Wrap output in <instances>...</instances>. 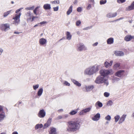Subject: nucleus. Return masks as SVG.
Masks as SVG:
<instances>
[{"label": "nucleus", "mask_w": 134, "mask_h": 134, "mask_svg": "<svg viewBox=\"0 0 134 134\" xmlns=\"http://www.w3.org/2000/svg\"><path fill=\"white\" fill-rule=\"evenodd\" d=\"M69 125L68 130L69 131L75 132L79 130L80 125L78 121H71L68 122Z\"/></svg>", "instance_id": "f257e3e1"}, {"label": "nucleus", "mask_w": 134, "mask_h": 134, "mask_svg": "<svg viewBox=\"0 0 134 134\" xmlns=\"http://www.w3.org/2000/svg\"><path fill=\"white\" fill-rule=\"evenodd\" d=\"M99 65H94L90 66L87 68L84 71L85 75H91L97 72L99 67Z\"/></svg>", "instance_id": "f03ea898"}, {"label": "nucleus", "mask_w": 134, "mask_h": 134, "mask_svg": "<svg viewBox=\"0 0 134 134\" xmlns=\"http://www.w3.org/2000/svg\"><path fill=\"white\" fill-rule=\"evenodd\" d=\"M100 73L101 76L105 77L108 75H112L114 72L112 69H110L108 70H102L100 71Z\"/></svg>", "instance_id": "7ed1b4c3"}, {"label": "nucleus", "mask_w": 134, "mask_h": 134, "mask_svg": "<svg viewBox=\"0 0 134 134\" xmlns=\"http://www.w3.org/2000/svg\"><path fill=\"white\" fill-rule=\"evenodd\" d=\"M21 15V13H19V14H16L15 16L13 17V19L14 20V24L15 25H17L20 22V17Z\"/></svg>", "instance_id": "20e7f679"}, {"label": "nucleus", "mask_w": 134, "mask_h": 134, "mask_svg": "<svg viewBox=\"0 0 134 134\" xmlns=\"http://www.w3.org/2000/svg\"><path fill=\"white\" fill-rule=\"evenodd\" d=\"M105 78V77L101 76H99L97 78L95 82L96 83L98 84L103 83L104 81Z\"/></svg>", "instance_id": "39448f33"}, {"label": "nucleus", "mask_w": 134, "mask_h": 134, "mask_svg": "<svg viewBox=\"0 0 134 134\" xmlns=\"http://www.w3.org/2000/svg\"><path fill=\"white\" fill-rule=\"evenodd\" d=\"M94 88V86L93 85H85L83 89V90L85 92H90Z\"/></svg>", "instance_id": "423d86ee"}, {"label": "nucleus", "mask_w": 134, "mask_h": 134, "mask_svg": "<svg viewBox=\"0 0 134 134\" xmlns=\"http://www.w3.org/2000/svg\"><path fill=\"white\" fill-rule=\"evenodd\" d=\"M76 49L77 51H79L86 49V48L83 44L81 43H79L77 44Z\"/></svg>", "instance_id": "0eeeda50"}, {"label": "nucleus", "mask_w": 134, "mask_h": 134, "mask_svg": "<svg viewBox=\"0 0 134 134\" xmlns=\"http://www.w3.org/2000/svg\"><path fill=\"white\" fill-rule=\"evenodd\" d=\"M32 14L30 11L27 12L25 15V18L27 22H29L31 19Z\"/></svg>", "instance_id": "6e6552de"}, {"label": "nucleus", "mask_w": 134, "mask_h": 134, "mask_svg": "<svg viewBox=\"0 0 134 134\" xmlns=\"http://www.w3.org/2000/svg\"><path fill=\"white\" fill-rule=\"evenodd\" d=\"M125 71L123 70H120L117 71L115 74V76L121 78H122L124 76Z\"/></svg>", "instance_id": "1a4fd4ad"}, {"label": "nucleus", "mask_w": 134, "mask_h": 134, "mask_svg": "<svg viewBox=\"0 0 134 134\" xmlns=\"http://www.w3.org/2000/svg\"><path fill=\"white\" fill-rule=\"evenodd\" d=\"M113 61L112 60H111L109 63L107 60H105L104 63V66L106 68H108L111 66L113 63Z\"/></svg>", "instance_id": "9d476101"}, {"label": "nucleus", "mask_w": 134, "mask_h": 134, "mask_svg": "<svg viewBox=\"0 0 134 134\" xmlns=\"http://www.w3.org/2000/svg\"><path fill=\"white\" fill-rule=\"evenodd\" d=\"M91 107H88L83 109L80 112V115H84L85 113L89 112L91 110Z\"/></svg>", "instance_id": "9b49d317"}, {"label": "nucleus", "mask_w": 134, "mask_h": 134, "mask_svg": "<svg viewBox=\"0 0 134 134\" xmlns=\"http://www.w3.org/2000/svg\"><path fill=\"white\" fill-rule=\"evenodd\" d=\"M46 115V112L43 109L40 111L38 114V116L41 118H44Z\"/></svg>", "instance_id": "f8f14e48"}, {"label": "nucleus", "mask_w": 134, "mask_h": 134, "mask_svg": "<svg viewBox=\"0 0 134 134\" xmlns=\"http://www.w3.org/2000/svg\"><path fill=\"white\" fill-rule=\"evenodd\" d=\"M134 9V1L131 4L127 7L126 8V11H129Z\"/></svg>", "instance_id": "ddd939ff"}, {"label": "nucleus", "mask_w": 134, "mask_h": 134, "mask_svg": "<svg viewBox=\"0 0 134 134\" xmlns=\"http://www.w3.org/2000/svg\"><path fill=\"white\" fill-rule=\"evenodd\" d=\"M100 118V115L99 113L97 114L94 116L92 118V119L94 121H97Z\"/></svg>", "instance_id": "4468645a"}, {"label": "nucleus", "mask_w": 134, "mask_h": 134, "mask_svg": "<svg viewBox=\"0 0 134 134\" xmlns=\"http://www.w3.org/2000/svg\"><path fill=\"white\" fill-rule=\"evenodd\" d=\"M127 115L126 114H123L120 118V119L118 122L119 124H120L122 123L125 120L126 117Z\"/></svg>", "instance_id": "2eb2a0df"}, {"label": "nucleus", "mask_w": 134, "mask_h": 134, "mask_svg": "<svg viewBox=\"0 0 134 134\" xmlns=\"http://www.w3.org/2000/svg\"><path fill=\"white\" fill-rule=\"evenodd\" d=\"M47 43V40L45 38H41L39 39V43L41 45H43L46 44Z\"/></svg>", "instance_id": "dca6fc26"}, {"label": "nucleus", "mask_w": 134, "mask_h": 134, "mask_svg": "<svg viewBox=\"0 0 134 134\" xmlns=\"http://www.w3.org/2000/svg\"><path fill=\"white\" fill-rule=\"evenodd\" d=\"M117 14L116 13H110L106 15V16L108 18H112L115 17Z\"/></svg>", "instance_id": "f3484780"}, {"label": "nucleus", "mask_w": 134, "mask_h": 134, "mask_svg": "<svg viewBox=\"0 0 134 134\" xmlns=\"http://www.w3.org/2000/svg\"><path fill=\"white\" fill-rule=\"evenodd\" d=\"M114 54L116 56H123L124 55V53L122 51H115Z\"/></svg>", "instance_id": "a211bd4d"}, {"label": "nucleus", "mask_w": 134, "mask_h": 134, "mask_svg": "<svg viewBox=\"0 0 134 134\" xmlns=\"http://www.w3.org/2000/svg\"><path fill=\"white\" fill-rule=\"evenodd\" d=\"M43 7L45 10H49L51 8V4L48 3L44 4L43 5Z\"/></svg>", "instance_id": "6ab92c4d"}, {"label": "nucleus", "mask_w": 134, "mask_h": 134, "mask_svg": "<svg viewBox=\"0 0 134 134\" xmlns=\"http://www.w3.org/2000/svg\"><path fill=\"white\" fill-rule=\"evenodd\" d=\"M71 81L75 85L79 87L80 86H81V83H79L78 81L73 79H71Z\"/></svg>", "instance_id": "aec40b11"}, {"label": "nucleus", "mask_w": 134, "mask_h": 134, "mask_svg": "<svg viewBox=\"0 0 134 134\" xmlns=\"http://www.w3.org/2000/svg\"><path fill=\"white\" fill-rule=\"evenodd\" d=\"M131 40V35H128L125 37L124 40L126 41H129Z\"/></svg>", "instance_id": "412c9836"}, {"label": "nucleus", "mask_w": 134, "mask_h": 134, "mask_svg": "<svg viewBox=\"0 0 134 134\" xmlns=\"http://www.w3.org/2000/svg\"><path fill=\"white\" fill-rule=\"evenodd\" d=\"M107 43L108 44H111L114 42V39L113 38H110L107 40Z\"/></svg>", "instance_id": "4be33fe9"}, {"label": "nucleus", "mask_w": 134, "mask_h": 134, "mask_svg": "<svg viewBox=\"0 0 134 134\" xmlns=\"http://www.w3.org/2000/svg\"><path fill=\"white\" fill-rule=\"evenodd\" d=\"M5 117V113H2L0 114V121L4 120Z\"/></svg>", "instance_id": "5701e85b"}, {"label": "nucleus", "mask_w": 134, "mask_h": 134, "mask_svg": "<svg viewBox=\"0 0 134 134\" xmlns=\"http://www.w3.org/2000/svg\"><path fill=\"white\" fill-rule=\"evenodd\" d=\"M43 90L42 88H40L37 92V95L38 96H41L43 93Z\"/></svg>", "instance_id": "b1692460"}, {"label": "nucleus", "mask_w": 134, "mask_h": 134, "mask_svg": "<svg viewBox=\"0 0 134 134\" xmlns=\"http://www.w3.org/2000/svg\"><path fill=\"white\" fill-rule=\"evenodd\" d=\"M120 116L119 115H116L114 116L115 122H117L119 120Z\"/></svg>", "instance_id": "393cba45"}, {"label": "nucleus", "mask_w": 134, "mask_h": 134, "mask_svg": "<svg viewBox=\"0 0 134 134\" xmlns=\"http://www.w3.org/2000/svg\"><path fill=\"white\" fill-rule=\"evenodd\" d=\"M72 6L71 5L69 8L66 14L67 15H69L72 11Z\"/></svg>", "instance_id": "a878e982"}, {"label": "nucleus", "mask_w": 134, "mask_h": 134, "mask_svg": "<svg viewBox=\"0 0 134 134\" xmlns=\"http://www.w3.org/2000/svg\"><path fill=\"white\" fill-rule=\"evenodd\" d=\"M66 38L68 40H70L71 38V35L69 32H67L66 33Z\"/></svg>", "instance_id": "bb28decb"}, {"label": "nucleus", "mask_w": 134, "mask_h": 134, "mask_svg": "<svg viewBox=\"0 0 134 134\" xmlns=\"http://www.w3.org/2000/svg\"><path fill=\"white\" fill-rule=\"evenodd\" d=\"M50 134H57L56 130L55 128H51V129Z\"/></svg>", "instance_id": "cd10ccee"}, {"label": "nucleus", "mask_w": 134, "mask_h": 134, "mask_svg": "<svg viewBox=\"0 0 134 134\" xmlns=\"http://www.w3.org/2000/svg\"><path fill=\"white\" fill-rule=\"evenodd\" d=\"M11 10H10L8 11L7 12H5L3 14V17L4 18L6 17L9 14L11 13Z\"/></svg>", "instance_id": "c85d7f7f"}, {"label": "nucleus", "mask_w": 134, "mask_h": 134, "mask_svg": "<svg viewBox=\"0 0 134 134\" xmlns=\"http://www.w3.org/2000/svg\"><path fill=\"white\" fill-rule=\"evenodd\" d=\"M43 126V125L42 124H37L35 127V129L36 130L37 129L39 128H42Z\"/></svg>", "instance_id": "c756f323"}, {"label": "nucleus", "mask_w": 134, "mask_h": 134, "mask_svg": "<svg viewBox=\"0 0 134 134\" xmlns=\"http://www.w3.org/2000/svg\"><path fill=\"white\" fill-rule=\"evenodd\" d=\"M40 7V6H38L36 7L35 9L34 10L33 12L35 15H38L37 13V11H38V9Z\"/></svg>", "instance_id": "7c9ffc66"}, {"label": "nucleus", "mask_w": 134, "mask_h": 134, "mask_svg": "<svg viewBox=\"0 0 134 134\" xmlns=\"http://www.w3.org/2000/svg\"><path fill=\"white\" fill-rule=\"evenodd\" d=\"M5 24H0V29L2 31H5Z\"/></svg>", "instance_id": "2f4dec72"}, {"label": "nucleus", "mask_w": 134, "mask_h": 134, "mask_svg": "<svg viewBox=\"0 0 134 134\" xmlns=\"http://www.w3.org/2000/svg\"><path fill=\"white\" fill-rule=\"evenodd\" d=\"M5 31H6L10 29V26L9 24H5Z\"/></svg>", "instance_id": "473e14b6"}, {"label": "nucleus", "mask_w": 134, "mask_h": 134, "mask_svg": "<svg viewBox=\"0 0 134 134\" xmlns=\"http://www.w3.org/2000/svg\"><path fill=\"white\" fill-rule=\"evenodd\" d=\"M120 66V64L119 63H116L113 66V68L114 69H116L119 67Z\"/></svg>", "instance_id": "72a5a7b5"}, {"label": "nucleus", "mask_w": 134, "mask_h": 134, "mask_svg": "<svg viewBox=\"0 0 134 134\" xmlns=\"http://www.w3.org/2000/svg\"><path fill=\"white\" fill-rule=\"evenodd\" d=\"M113 103L111 100H109L107 103V105L108 106H111Z\"/></svg>", "instance_id": "f704fd0d"}, {"label": "nucleus", "mask_w": 134, "mask_h": 134, "mask_svg": "<svg viewBox=\"0 0 134 134\" xmlns=\"http://www.w3.org/2000/svg\"><path fill=\"white\" fill-rule=\"evenodd\" d=\"M59 1L58 0H55L51 2V3L53 5L55 4H59Z\"/></svg>", "instance_id": "c9c22d12"}, {"label": "nucleus", "mask_w": 134, "mask_h": 134, "mask_svg": "<svg viewBox=\"0 0 134 134\" xmlns=\"http://www.w3.org/2000/svg\"><path fill=\"white\" fill-rule=\"evenodd\" d=\"M77 112V110H72L70 112L69 114L71 115H74L76 114Z\"/></svg>", "instance_id": "e433bc0d"}, {"label": "nucleus", "mask_w": 134, "mask_h": 134, "mask_svg": "<svg viewBox=\"0 0 134 134\" xmlns=\"http://www.w3.org/2000/svg\"><path fill=\"white\" fill-rule=\"evenodd\" d=\"M34 6H32V7H26L25 8V9L27 10H32L34 9Z\"/></svg>", "instance_id": "4c0bfd02"}, {"label": "nucleus", "mask_w": 134, "mask_h": 134, "mask_svg": "<svg viewBox=\"0 0 134 134\" xmlns=\"http://www.w3.org/2000/svg\"><path fill=\"white\" fill-rule=\"evenodd\" d=\"M112 79L114 82L119 81L120 80L119 78L115 77H114Z\"/></svg>", "instance_id": "58836bf2"}, {"label": "nucleus", "mask_w": 134, "mask_h": 134, "mask_svg": "<svg viewBox=\"0 0 134 134\" xmlns=\"http://www.w3.org/2000/svg\"><path fill=\"white\" fill-rule=\"evenodd\" d=\"M96 104V105L97 104L100 107H101L103 106V104L102 103L99 101H98L97 102Z\"/></svg>", "instance_id": "ea45409f"}, {"label": "nucleus", "mask_w": 134, "mask_h": 134, "mask_svg": "<svg viewBox=\"0 0 134 134\" xmlns=\"http://www.w3.org/2000/svg\"><path fill=\"white\" fill-rule=\"evenodd\" d=\"M107 2L106 0H101L100 1V5L104 4Z\"/></svg>", "instance_id": "a19ab883"}, {"label": "nucleus", "mask_w": 134, "mask_h": 134, "mask_svg": "<svg viewBox=\"0 0 134 134\" xmlns=\"http://www.w3.org/2000/svg\"><path fill=\"white\" fill-rule=\"evenodd\" d=\"M39 85L38 84H37L36 85H34L33 86V88L34 90H36L39 87Z\"/></svg>", "instance_id": "79ce46f5"}, {"label": "nucleus", "mask_w": 134, "mask_h": 134, "mask_svg": "<svg viewBox=\"0 0 134 134\" xmlns=\"http://www.w3.org/2000/svg\"><path fill=\"white\" fill-rule=\"evenodd\" d=\"M111 116L108 115L105 117V119L106 120L110 121L111 119Z\"/></svg>", "instance_id": "37998d69"}, {"label": "nucleus", "mask_w": 134, "mask_h": 134, "mask_svg": "<svg viewBox=\"0 0 134 134\" xmlns=\"http://www.w3.org/2000/svg\"><path fill=\"white\" fill-rule=\"evenodd\" d=\"M104 85L106 86H107L109 84L107 80V79L105 77V78L104 81Z\"/></svg>", "instance_id": "c03bdc74"}, {"label": "nucleus", "mask_w": 134, "mask_h": 134, "mask_svg": "<svg viewBox=\"0 0 134 134\" xmlns=\"http://www.w3.org/2000/svg\"><path fill=\"white\" fill-rule=\"evenodd\" d=\"M104 95L105 97H108L109 96L110 93L109 92H106L104 93Z\"/></svg>", "instance_id": "a18cd8bd"}, {"label": "nucleus", "mask_w": 134, "mask_h": 134, "mask_svg": "<svg viewBox=\"0 0 134 134\" xmlns=\"http://www.w3.org/2000/svg\"><path fill=\"white\" fill-rule=\"evenodd\" d=\"M126 0H117V2L119 3H122L126 1Z\"/></svg>", "instance_id": "49530a36"}, {"label": "nucleus", "mask_w": 134, "mask_h": 134, "mask_svg": "<svg viewBox=\"0 0 134 134\" xmlns=\"http://www.w3.org/2000/svg\"><path fill=\"white\" fill-rule=\"evenodd\" d=\"M77 11L78 12H81L82 10V8L81 7H79L77 8Z\"/></svg>", "instance_id": "de8ad7c7"}, {"label": "nucleus", "mask_w": 134, "mask_h": 134, "mask_svg": "<svg viewBox=\"0 0 134 134\" xmlns=\"http://www.w3.org/2000/svg\"><path fill=\"white\" fill-rule=\"evenodd\" d=\"M81 23V21L80 20H78L76 22V25L77 26H79Z\"/></svg>", "instance_id": "09e8293b"}, {"label": "nucleus", "mask_w": 134, "mask_h": 134, "mask_svg": "<svg viewBox=\"0 0 134 134\" xmlns=\"http://www.w3.org/2000/svg\"><path fill=\"white\" fill-rule=\"evenodd\" d=\"M64 84L66 86H70V84L66 81H64Z\"/></svg>", "instance_id": "8fccbe9b"}, {"label": "nucleus", "mask_w": 134, "mask_h": 134, "mask_svg": "<svg viewBox=\"0 0 134 134\" xmlns=\"http://www.w3.org/2000/svg\"><path fill=\"white\" fill-rule=\"evenodd\" d=\"M53 9L54 11H57L58 10L59 7L58 6H57L56 7H53Z\"/></svg>", "instance_id": "3c124183"}, {"label": "nucleus", "mask_w": 134, "mask_h": 134, "mask_svg": "<svg viewBox=\"0 0 134 134\" xmlns=\"http://www.w3.org/2000/svg\"><path fill=\"white\" fill-rule=\"evenodd\" d=\"M51 118H49L48 120L47 123L49 125H50L51 122Z\"/></svg>", "instance_id": "603ef678"}, {"label": "nucleus", "mask_w": 134, "mask_h": 134, "mask_svg": "<svg viewBox=\"0 0 134 134\" xmlns=\"http://www.w3.org/2000/svg\"><path fill=\"white\" fill-rule=\"evenodd\" d=\"M49 126V125L47 123H46L44 125L43 128L44 129H46L47 128V127H48Z\"/></svg>", "instance_id": "864d4df0"}, {"label": "nucleus", "mask_w": 134, "mask_h": 134, "mask_svg": "<svg viewBox=\"0 0 134 134\" xmlns=\"http://www.w3.org/2000/svg\"><path fill=\"white\" fill-rule=\"evenodd\" d=\"M37 18V17L35 16H34L33 15H32V17H31V21H33L34 20V19L35 18Z\"/></svg>", "instance_id": "5fc2aeb1"}, {"label": "nucleus", "mask_w": 134, "mask_h": 134, "mask_svg": "<svg viewBox=\"0 0 134 134\" xmlns=\"http://www.w3.org/2000/svg\"><path fill=\"white\" fill-rule=\"evenodd\" d=\"M91 7V4H88V5L87 6V9H90Z\"/></svg>", "instance_id": "6e6d98bb"}, {"label": "nucleus", "mask_w": 134, "mask_h": 134, "mask_svg": "<svg viewBox=\"0 0 134 134\" xmlns=\"http://www.w3.org/2000/svg\"><path fill=\"white\" fill-rule=\"evenodd\" d=\"M47 22L46 21H43L39 23L40 24H41V25L44 24H46Z\"/></svg>", "instance_id": "4d7b16f0"}, {"label": "nucleus", "mask_w": 134, "mask_h": 134, "mask_svg": "<svg viewBox=\"0 0 134 134\" xmlns=\"http://www.w3.org/2000/svg\"><path fill=\"white\" fill-rule=\"evenodd\" d=\"M23 9V8H20L19 9L17 10L16 11L15 13H17L18 12L20 11L21 9Z\"/></svg>", "instance_id": "13d9d810"}, {"label": "nucleus", "mask_w": 134, "mask_h": 134, "mask_svg": "<svg viewBox=\"0 0 134 134\" xmlns=\"http://www.w3.org/2000/svg\"><path fill=\"white\" fill-rule=\"evenodd\" d=\"M3 51V49L2 48H0V55H1Z\"/></svg>", "instance_id": "bf43d9fd"}, {"label": "nucleus", "mask_w": 134, "mask_h": 134, "mask_svg": "<svg viewBox=\"0 0 134 134\" xmlns=\"http://www.w3.org/2000/svg\"><path fill=\"white\" fill-rule=\"evenodd\" d=\"M62 118V116H58L57 118V120H59V119H61Z\"/></svg>", "instance_id": "052dcab7"}, {"label": "nucleus", "mask_w": 134, "mask_h": 134, "mask_svg": "<svg viewBox=\"0 0 134 134\" xmlns=\"http://www.w3.org/2000/svg\"><path fill=\"white\" fill-rule=\"evenodd\" d=\"M78 2V1L77 0H75L74 2V4H76Z\"/></svg>", "instance_id": "680f3d73"}, {"label": "nucleus", "mask_w": 134, "mask_h": 134, "mask_svg": "<svg viewBox=\"0 0 134 134\" xmlns=\"http://www.w3.org/2000/svg\"><path fill=\"white\" fill-rule=\"evenodd\" d=\"M98 44V42H96L95 43H94L93 44V46H95L97 45Z\"/></svg>", "instance_id": "e2e57ef3"}, {"label": "nucleus", "mask_w": 134, "mask_h": 134, "mask_svg": "<svg viewBox=\"0 0 134 134\" xmlns=\"http://www.w3.org/2000/svg\"><path fill=\"white\" fill-rule=\"evenodd\" d=\"M89 1L90 3H94V0H89Z\"/></svg>", "instance_id": "0e129e2a"}, {"label": "nucleus", "mask_w": 134, "mask_h": 134, "mask_svg": "<svg viewBox=\"0 0 134 134\" xmlns=\"http://www.w3.org/2000/svg\"><path fill=\"white\" fill-rule=\"evenodd\" d=\"M131 116L134 119V112L132 113Z\"/></svg>", "instance_id": "69168bd1"}, {"label": "nucleus", "mask_w": 134, "mask_h": 134, "mask_svg": "<svg viewBox=\"0 0 134 134\" xmlns=\"http://www.w3.org/2000/svg\"><path fill=\"white\" fill-rule=\"evenodd\" d=\"M69 115L68 114H65L64 115V116L65 118H67L69 117Z\"/></svg>", "instance_id": "338daca9"}, {"label": "nucleus", "mask_w": 134, "mask_h": 134, "mask_svg": "<svg viewBox=\"0 0 134 134\" xmlns=\"http://www.w3.org/2000/svg\"><path fill=\"white\" fill-rule=\"evenodd\" d=\"M12 134H18L17 132L16 131H15L13 132Z\"/></svg>", "instance_id": "774afa93"}]
</instances>
